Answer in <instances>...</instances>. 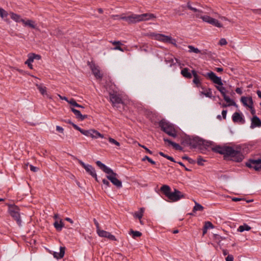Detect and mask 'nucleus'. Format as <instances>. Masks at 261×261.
<instances>
[{"instance_id": "obj_1", "label": "nucleus", "mask_w": 261, "mask_h": 261, "mask_svg": "<svg viewBox=\"0 0 261 261\" xmlns=\"http://www.w3.org/2000/svg\"><path fill=\"white\" fill-rule=\"evenodd\" d=\"M213 150L224 155L225 157H230L231 160L236 162H241L244 158L241 151L235 150L230 146H216L213 148Z\"/></svg>"}, {"instance_id": "obj_2", "label": "nucleus", "mask_w": 261, "mask_h": 261, "mask_svg": "<svg viewBox=\"0 0 261 261\" xmlns=\"http://www.w3.org/2000/svg\"><path fill=\"white\" fill-rule=\"evenodd\" d=\"M96 164L103 172L107 174V178L110 180L114 186L118 188H120L122 187V182L117 178L118 175L116 173L114 172L112 169L107 167L99 161H97Z\"/></svg>"}, {"instance_id": "obj_3", "label": "nucleus", "mask_w": 261, "mask_h": 261, "mask_svg": "<svg viewBox=\"0 0 261 261\" xmlns=\"http://www.w3.org/2000/svg\"><path fill=\"white\" fill-rule=\"evenodd\" d=\"M203 75L205 77H208L214 83L219 85L216 86V87L217 89L221 93L223 98L224 96H227L226 92L227 91L225 87L222 86L223 85V83L220 77L217 76L216 74L212 71L207 72L206 74H203Z\"/></svg>"}, {"instance_id": "obj_4", "label": "nucleus", "mask_w": 261, "mask_h": 261, "mask_svg": "<svg viewBox=\"0 0 261 261\" xmlns=\"http://www.w3.org/2000/svg\"><path fill=\"white\" fill-rule=\"evenodd\" d=\"M159 125L161 130L168 135L173 138L177 137V131L172 124L165 119H162L159 122Z\"/></svg>"}, {"instance_id": "obj_5", "label": "nucleus", "mask_w": 261, "mask_h": 261, "mask_svg": "<svg viewBox=\"0 0 261 261\" xmlns=\"http://www.w3.org/2000/svg\"><path fill=\"white\" fill-rule=\"evenodd\" d=\"M8 212L10 215L16 221L19 226H21L19 207L15 204H8Z\"/></svg>"}, {"instance_id": "obj_6", "label": "nucleus", "mask_w": 261, "mask_h": 261, "mask_svg": "<svg viewBox=\"0 0 261 261\" xmlns=\"http://www.w3.org/2000/svg\"><path fill=\"white\" fill-rule=\"evenodd\" d=\"M73 127L76 130H79L83 135L87 136L90 137L92 138L97 139L99 137L103 138V135L94 129L85 130L82 129L75 124H73Z\"/></svg>"}, {"instance_id": "obj_7", "label": "nucleus", "mask_w": 261, "mask_h": 261, "mask_svg": "<svg viewBox=\"0 0 261 261\" xmlns=\"http://www.w3.org/2000/svg\"><path fill=\"white\" fill-rule=\"evenodd\" d=\"M191 140L192 143L191 144V148H193L199 147L201 149V146L208 147L211 144L210 142H207L198 137L191 138Z\"/></svg>"}, {"instance_id": "obj_8", "label": "nucleus", "mask_w": 261, "mask_h": 261, "mask_svg": "<svg viewBox=\"0 0 261 261\" xmlns=\"http://www.w3.org/2000/svg\"><path fill=\"white\" fill-rule=\"evenodd\" d=\"M245 165L249 168H253L256 171L261 170V158L258 159H250L245 163Z\"/></svg>"}, {"instance_id": "obj_9", "label": "nucleus", "mask_w": 261, "mask_h": 261, "mask_svg": "<svg viewBox=\"0 0 261 261\" xmlns=\"http://www.w3.org/2000/svg\"><path fill=\"white\" fill-rule=\"evenodd\" d=\"M155 39L158 41H162L165 43H169L176 46V40L172 37L166 36L161 34H156L154 35Z\"/></svg>"}, {"instance_id": "obj_10", "label": "nucleus", "mask_w": 261, "mask_h": 261, "mask_svg": "<svg viewBox=\"0 0 261 261\" xmlns=\"http://www.w3.org/2000/svg\"><path fill=\"white\" fill-rule=\"evenodd\" d=\"M110 100L114 107H118V105L123 103L120 95L117 93H110Z\"/></svg>"}, {"instance_id": "obj_11", "label": "nucleus", "mask_w": 261, "mask_h": 261, "mask_svg": "<svg viewBox=\"0 0 261 261\" xmlns=\"http://www.w3.org/2000/svg\"><path fill=\"white\" fill-rule=\"evenodd\" d=\"M183 198H185V195L176 189H174L168 197L172 201H177Z\"/></svg>"}, {"instance_id": "obj_12", "label": "nucleus", "mask_w": 261, "mask_h": 261, "mask_svg": "<svg viewBox=\"0 0 261 261\" xmlns=\"http://www.w3.org/2000/svg\"><path fill=\"white\" fill-rule=\"evenodd\" d=\"M79 164L85 169L86 172L91 175L93 177L96 178V173L95 170L92 166L86 164L81 160H79Z\"/></svg>"}, {"instance_id": "obj_13", "label": "nucleus", "mask_w": 261, "mask_h": 261, "mask_svg": "<svg viewBox=\"0 0 261 261\" xmlns=\"http://www.w3.org/2000/svg\"><path fill=\"white\" fill-rule=\"evenodd\" d=\"M120 18L125 20L128 23H135L139 22V15L136 14H132L128 16H121Z\"/></svg>"}, {"instance_id": "obj_14", "label": "nucleus", "mask_w": 261, "mask_h": 261, "mask_svg": "<svg viewBox=\"0 0 261 261\" xmlns=\"http://www.w3.org/2000/svg\"><path fill=\"white\" fill-rule=\"evenodd\" d=\"M139 21H147L156 18V16L152 13H144L138 14Z\"/></svg>"}, {"instance_id": "obj_15", "label": "nucleus", "mask_w": 261, "mask_h": 261, "mask_svg": "<svg viewBox=\"0 0 261 261\" xmlns=\"http://www.w3.org/2000/svg\"><path fill=\"white\" fill-rule=\"evenodd\" d=\"M241 101L244 106L252 108L253 107V101L251 97L243 96L241 98Z\"/></svg>"}, {"instance_id": "obj_16", "label": "nucleus", "mask_w": 261, "mask_h": 261, "mask_svg": "<svg viewBox=\"0 0 261 261\" xmlns=\"http://www.w3.org/2000/svg\"><path fill=\"white\" fill-rule=\"evenodd\" d=\"M261 126V120L256 115L253 116L251 119L250 128L253 129L255 127H259Z\"/></svg>"}, {"instance_id": "obj_17", "label": "nucleus", "mask_w": 261, "mask_h": 261, "mask_svg": "<svg viewBox=\"0 0 261 261\" xmlns=\"http://www.w3.org/2000/svg\"><path fill=\"white\" fill-rule=\"evenodd\" d=\"M232 119L234 122H240L241 124H244L245 122V120L243 116L238 112L233 113L232 116Z\"/></svg>"}, {"instance_id": "obj_18", "label": "nucleus", "mask_w": 261, "mask_h": 261, "mask_svg": "<svg viewBox=\"0 0 261 261\" xmlns=\"http://www.w3.org/2000/svg\"><path fill=\"white\" fill-rule=\"evenodd\" d=\"M91 69L96 79H101L102 77V75L100 73V70L98 66H96L95 64H92L91 65Z\"/></svg>"}, {"instance_id": "obj_19", "label": "nucleus", "mask_w": 261, "mask_h": 261, "mask_svg": "<svg viewBox=\"0 0 261 261\" xmlns=\"http://www.w3.org/2000/svg\"><path fill=\"white\" fill-rule=\"evenodd\" d=\"M71 111L74 113L75 115L76 118L80 119V120H84L86 118H87L88 116L87 115H82L81 112L73 108H71Z\"/></svg>"}, {"instance_id": "obj_20", "label": "nucleus", "mask_w": 261, "mask_h": 261, "mask_svg": "<svg viewBox=\"0 0 261 261\" xmlns=\"http://www.w3.org/2000/svg\"><path fill=\"white\" fill-rule=\"evenodd\" d=\"M192 73L194 77L193 83L196 85L197 87H199L201 86V82L200 81L199 77L197 73V71L195 70H192Z\"/></svg>"}, {"instance_id": "obj_21", "label": "nucleus", "mask_w": 261, "mask_h": 261, "mask_svg": "<svg viewBox=\"0 0 261 261\" xmlns=\"http://www.w3.org/2000/svg\"><path fill=\"white\" fill-rule=\"evenodd\" d=\"M163 140L165 142H168L170 145H172L175 150L181 151L183 149L182 147L178 144L176 143L167 138H164Z\"/></svg>"}, {"instance_id": "obj_22", "label": "nucleus", "mask_w": 261, "mask_h": 261, "mask_svg": "<svg viewBox=\"0 0 261 261\" xmlns=\"http://www.w3.org/2000/svg\"><path fill=\"white\" fill-rule=\"evenodd\" d=\"M160 191L168 198L170 194L171 188L170 187L166 185H163L161 188Z\"/></svg>"}, {"instance_id": "obj_23", "label": "nucleus", "mask_w": 261, "mask_h": 261, "mask_svg": "<svg viewBox=\"0 0 261 261\" xmlns=\"http://www.w3.org/2000/svg\"><path fill=\"white\" fill-rule=\"evenodd\" d=\"M65 247H60L59 252H54L53 255H54V257H55L57 259H60V258H63L65 254Z\"/></svg>"}, {"instance_id": "obj_24", "label": "nucleus", "mask_w": 261, "mask_h": 261, "mask_svg": "<svg viewBox=\"0 0 261 261\" xmlns=\"http://www.w3.org/2000/svg\"><path fill=\"white\" fill-rule=\"evenodd\" d=\"M181 75L185 78L190 79L192 77V73L190 72V70L188 68H184L181 71Z\"/></svg>"}, {"instance_id": "obj_25", "label": "nucleus", "mask_w": 261, "mask_h": 261, "mask_svg": "<svg viewBox=\"0 0 261 261\" xmlns=\"http://www.w3.org/2000/svg\"><path fill=\"white\" fill-rule=\"evenodd\" d=\"M21 22H22L25 26H29L32 29H35L36 27L35 21L32 20H28L25 21L24 19H22L21 20Z\"/></svg>"}, {"instance_id": "obj_26", "label": "nucleus", "mask_w": 261, "mask_h": 261, "mask_svg": "<svg viewBox=\"0 0 261 261\" xmlns=\"http://www.w3.org/2000/svg\"><path fill=\"white\" fill-rule=\"evenodd\" d=\"M181 145L184 146H190L191 143V138L189 136H186L182 138L181 141Z\"/></svg>"}, {"instance_id": "obj_27", "label": "nucleus", "mask_w": 261, "mask_h": 261, "mask_svg": "<svg viewBox=\"0 0 261 261\" xmlns=\"http://www.w3.org/2000/svg\"><path fill=\"white\" fill-rule=\"evenodd\" d=\"M54 226L57 231H60L64 227V224L62 222V220H60L59 222L56 221L54 223Z\"/></svg>"}, {"instance_id": "obj_28", "label": "nucleus", "mask_w": 261, "mask_h": 261, "mask_svg": "<svg viewBox=\"0 0 261 261\" xmlns=\"http://www.w3.org/2000/svg\"><path fill=\"white\" fill-rule=\"evenodd\" d=\"M192 5H194V3H191L190 2H188L187 4L186 7L189 10L192 11L195 13L197 12H202V10L197 8H192Z\"/></svg>"}, {"instance_id": "obj_29", "label": "nucleus", "mask_w": 261, "mask_h": 261, "mask_svg": "<svg viewBox=\"0 0 261 261\" xmlns=\"http://www.w3.org/2000/svg\"><path fill=\"white\" fill-rule=\"evenodd\" d=\"M35 85L42 95H47L46 93V88L45 87L43 86L42 85L38 84H36Z\"/></svg>"}, {"instance_id": "obj_30", "label": "nucleus", "mask_w": 261, "mask_h": 261, "mask_svg": "<svg viewBox=\"0 0 261 261\" xmlns=\"http://www.w3.org/2000/svg\"><path fill=\"white\" fill-rule=\"evenodd\" d=\"M144 212V208L141 207L140 208L139 211L136 212L134 213V217L138 218L139 220L141 219L143 216V213Z\"/></svg>"}, {"instance_id": "obj_31", "label": "nucleus", "mask_w": 261, "mask_h": 261, "mask_svg": "<svg viewBox=\"0 0 261 261\" xmlns=\"http://www.w3.org/2000/svg\"><path fill=\"white\" fill-rule=\"evenodd\" d=\"M225 100V101H226L228 103V106H235V107H237V105L236 104V103L235 102V101L234 100H233L232 99H231L229 96H224V97L223 98Z\"/></svg>"}, {"instance_id": "obj_32", "label": "nucleus", "mask_w": 261, "mask_h": 261, "mask_svg": "<svg viewBox=\"0 0 261 261\" xmlns=\"http://www.w3.org/2000/svg\"><path fill=\"white\" fill-rule=\"evenodd\" d=\"M251 229V227L246 224L241 225L239 227L238 230L240 232H243L244 230L249 231Z\"/></svg>"}, {"instance_id": "obj_33", "label": "nucleus", "mask_w": 261, "mask_h": 261, "mask_svg": "<svg viewBox=\"0 0 261 261\" xmlns=\"http://www.w3.org/2000/svg\"><path fill=\"white\" fill-rule=\"evenodd\" d=\"M210 24L218 28L222 27V24L217 19L215 18H213L210 22Z\"/></svg>"}, {"instance_id": "obj_34", "label": "nucleus", "mask_w": 261, "mask_h": 261, "mask_svg": "<svg viewBox=\"0 0 261 261\" xmlns=\"http://www.w3.org/2000/svg\"><path fill=\"white\" fill-rule=\"evenodd\" d=\"M97 233L99 237L107 238L109 232L103 230L99 229L98 231H97Z\"/></svg>"}, {"instance_id": "obj_35", "label": "nucleus", "mask_w": 261, "mask_h": 261, "mask_svg": "<svg viewBox=\"0 0 261 261\" xmlns=\"http://www.w3.org/2000/svg\"><path fill=\"white\" fill-rule=\"evenodd\" d=\"M11 18L16 22H21V20L22 19L19 15L14 13L11 14Z\"/></svg>"}, {"instance_id": "obj_36", "label": "nucleus", "mask_w": 261, "mask_h": 261, "mask_svg": "<svg viewBox=\"0 0 261 261\" xmlns=\"http://www.w3.org/2000/svg\"><path fill=\"white\" fill-rule=\"evenodd\" d=\"M204 209V207L200 204L195 202V205L193 208V212H195L196 211H202Z\"/></svg>"}, {"instance_id": "obj_37", "label": "nucleus", "mask_w": 261, "mask_h": 261, "mask_svg": "<svg viewBox=\"0 0 261 261\" xmlns=\"http://www.w3.org/2000/svg\"><path fill=\"white\" fill-rule=\"evenodd\" d=\"M68 103L71 105L72 106H73L77 108H84V107L83 106L78 104L73 98H71L69 100Z\"/></svg>"}, {"instance_id": "obj_38", "label": "nucleus", "mask_w": 261, "mask_h": 261, "mask_svg": "<svg viewBox=\"0 0 261 261\" xmlns=\"http://www.w3.org/2000/svg\"><path fill=\"white\" fill-rule=\"evenodd\" d=\"M188 48H189V51L190 53H194L196 54H199L201 53V50H200L197 48H195L192 45H189Z\"/></svg>"}, {"instance_id": "obj_39", "label": "nucleus", "mask_w": 261, "mask_h": 261, "mask_svg": "<svg viewBox=\"0 0 261 261\" xmlns=\"http://www.w3.org/2000/svg\"><path fill=\"white\" fill-rule=\"evenodd\" d=\"M129 234H132L133 238L140 237L142 236V233L138 231H134L132 229L130 230Z\"/></svg>"}, {"instance_id": "obj_40", "label": "nucleus", "mask_w": 261, "mask_h": 261, "mask_svg": "<svg viewBox=\"0 0 261 261\" xmlns=\"http://www.w3.org/2000/svg\"><path fill=\"white\" fill-rule=\"evenodd\" d=\"M34 61L33 60V58H32V57H30V56L29 55V54L28 55V60L25 62V64L28 65V66H29V67L30 68V69H33V65L32 64H31L32 62H33Z\"/></svg>"}, {"instance_id": "obj_41", "label": "nucleus", "mask_w": 261, "mask_h": 261, "mask_svg": "<svg viewBox=\"0 0 261 261\" xmlns=\"http://www.w3.org/2000/svg\"><path fill=\"white\" fill-rule=\"evenodd\" d=\"M159 154L162 156H163L165 158H166L167 159L171 161V162H176L174 160V158L171 156H169L166 154H165L164 153H163V152H159Z\"/></svg>"}, {"instance_id": "obj_42", "label": "nucleus", "mask_w": 261, "mask_h": 261, "mask_svg": "<svg viewBox=\"0 0 261 261\" xmlns=\"http://www.w3.org/2000/svg\"><path fill=\"white\" fill-rule=\"evenodd\" d=\"M186 7H187L186 6H185L182 5L181 7H179L178 8L174 9L175 14H178V15H182L183 14L181 13V8L185 9Z\"/></svg>"}, {"instance_id": "obj_43", "label": "nucleus", "mask_w": 261, "mask_h": 261, "mask_svg": "<svg viewBox=\"0 0 261 261\" xmlns=\"http://www.w3.org/2000/svg\"><path fill=\"white\" fill-rule=\"evenodd\" d=\"M8 14L6 11L0 7V16L2 18L7 17Z\"/></svg>"}, {"instance_id": "obj_44", "label": "nucleus", "mask_w": 261, "mask_h": 261, "mask_svg": "<svg viewBox=\"0 0 261 261\" xmlns=\"http://www.w3.org/2000/svg\"><path fill=\"white\" fill-rule=\"evenodd\" d=\"M213 18L207 16V15H204L203 17H202V20L204 22H207L209 24H210V22L212 21Z\"/></svg>"}, {"instance_id": "obj_45", "label": "nucleus", "mask_w": 261, "mask_h": 261, "mask_svg": "<svg viewBox=\"0 0 261 261\" xmlns=\"http://www.w3.org/2000/svg\"><path fill=\"white\" fill-rule=\"evenodd\" d=\"M201 93L207 97L212 98L213 97L212 92L211 89H208L206 92H202Z\"/></svg>"}, {"instance_id": "obj_46", "label": "nucleus", "mask_w": 261, "mask_h": 261, "mask_svg": "<svg viewBox=\"0 0 261 261\" xmlns=\"http://www.w3.org/2000/svg\"><path fill=\"white\" fill-rule=\"evenodd\" d=\"M145 160H147V161H148L150 163H151L152 165H155V162L154 161H153L151 159L149 158L148 156H147V155H145L142 159V161H145Z\"/></svg>"}, {"instance_id": "obj_47", "label": "nucleus", "mask_w": 261, "mask_h": 261, "mask_svg": "<svg viewBox=\"0 0 261 261\" xmlns=\"http://www.w3.org/2000/svg\"><path fill=\"white\" fill-rule=\"evenodd\" d=\"M108 140L110 143L112 144H114L117 146H119L120 145V143L113 138L109 137Z\"/></svg>"}, {"instance_id": "obj_48", "label": "nucleus", "mask_w": 261, "mask_h": 261, "mask_svg": "<svg viewBox=\"0 0 261 261\" xmlns=\"http://www.w3.org/2000/svg\"><path fill=\"white\" fill-rule=\"evenodd\" d=\"M204 226L205 227H206L207 229L208 228H214V225H213V224L210 222V221H206V222H205L204 223Z\"/></svg>"}, {"instance_id": "obj_49", "label": "nucleus", "mask_w": 261, "mask_h": 261, "mask_svg": "<svg viewBox=\"0 0 261 261\" xmlns=\"http://www.w3.org/2000/svg\"><path fill=\"white\" fill-rule=\"evenodd\" d=\"M29 55L30 56V57H32V58H33V61L34 59L40 60L41 59V56L39 55H36V54L32 53V54H29Z\"/></svg>"}, {"instance_id": "obj_50", "label": "nucleus", "mask_w": 261, "mask_h": 261, "mask_svg": "<svg viewBox=\"0 0 261 261\" xmlns=\"http://www.w3.org/2000/svg\"><path fill=\"white\" fill-rule=\"evenodd\" d=\"M205 160H204L200 156H199L197 159V164L200 166L203 165V162H204Z\"/></svg>"}, {"instance_id": "obj_51", "label": "nucleus", "mask_w": 261, "mask_h": 261, "mask_svg": "<svg viewBox=\"0 0 261 261\" xmlns=\"http://www.w3.org/2000/svg\"><path fill=\"white\" fill-rule=\"evenodd\" d=\"M139 146L144 148L147 153L150 154H152V152L151 150H150L148 148H147L145 146L141 145L140 144H139Z\"/></svg>"}, {"instance_id": "obj_52", "label": "nucleus", "mask_w": 261, "mask_h": 261, "mask_svg": "<svg viewBox=\"0 0 261 261\" xmlns=\"http://www.w3.org/2000/svg\"><path fill=\"white\" fill-rule=\"evenodd\" d=\"M227 42L225 38H221L219 41V44L220 45H224L227 44Z\"/></svg>"}, {"instance_id": "obj_53", "label": "nucleus", "mask_w": 261, "mask_h": 261, "mask_svg": "<svg viewBox=\"0 0 261 261\" xmlns=\"http://www.w3.org/2000/svg\"><path fill=\"white\" fill-rule=\"evenodd\" d=\"M202 12H197L195 13L194 17H195L197 18H201L202 19V17H203V15H202Z\"/></svg>"}, {"instance_id": "obj_54", "label": "nucleus", "mask_w": 261, "mask_h": 261, "mask_svg": "<svg viewBox=\"0 0 261 261\" xmlns=\"http://www.w3.org/2000/svg\"><path fill=\"white\" fill-rule=\"evenodd\" d=\"M102 182L103 184V185H105L106 188L110 186V184L107 179H103L102 180Z\"/></svg>"}, {"instance_id": "obj_55", "label": "nucleus", "mask_w": 261, "mask_h": 261, "mask_svg": "<svg viewBox=\"0 0 261 261\" xmlns=\"http://www.w3.org/2000/svg\"><path fill=\"white\" fill-rule=\"evenodd\" d=\"M107 238H108L110 240L116 241V239L114 235L112 234L110 232H109Z\"/></svg>"}, {"instance_id": "obj_56", "label": "nucleus", "mask_w": 261, "mask_h": 261, "mask_svg": "<svg viewBox=\"0 0 261 261\" xmlns=\"http://www.w3.org/2000/svg\"><path fill=\"white\" fill-rule=\"evenodd\" d=\"M93 221H94V224L95 225L96 227V231H97L100 229L99 224L98 222H97V221L95 218L93 219Z\"/></svg>"}, {"instance_id": "obj_57", "label": "nucleus", "mask_w": 261, "mask_h": 261, "mask_svg": "<svg viewBox=\"0 0 261 261\" xmlns=\"http://www.w3.org/2000/svg\"><path fill=\"white\" fill-rule=\"evenodd\" d=\"M30 167L31 170L34 172H37L39 170V169L37 167H35L32 165H30Z\"/></svg>"}, {"instance_id": "obj_58", "label": "nucleus", "mask_w": 261, "mask_h": 261, "mask_svg": "<svg viewBox=\"0 0 261 261\" xmlns=\"http://www.w3.org/2000/svg\"><path fill=\"white\" fill-rule=\"evenodd\" d=\"M225 259L226 261H233V257L232 255H228Z\"/></svg>"}, {"instance_id": "obj_59", "label": "nucleus", "mask_w": 261, "mask_h": 261, "mask_svg": "<svg viewBox=\"0 0 261 261\" xmlns=\"http://www.w3.org/2000/svg\"><path fill=\"white\" fill-rule=\"evenodd\" d=\"M56 130L61 133H63L64 132V129L63 127L60 126H56Z\"/></svg>"}, {"instance_id": "obj_60", "label": "nucleus", "mask_w": 261, "mask_h": 261, "mask_svg": "<svg viewBox=\"0 0 261 261\" xmlns=\"http://www.w3.org/2000/svg\"><path fill=\"white\" fill-rule=\"evenodd\" d=\"M227 110H223L222 111V117L224 119H226V114H227Z\"/></svg>"}, {"instance_id": "obj_61", "label": "nucleus", "mask_w": 261, "mask_h": 261, "mask_svg": "<svg viewBox=\"0 0 261 261\" xmlns=\"http://www.w3.org/2000/svg\"><path fill=\"white\" fill-rule=\"evenodd\" d=\"M111 42L113 44V45H116V46L118 45H122V43L120 41H111Z\"/></svg>"}, {"instance_id": "obj_62", "label": "nucleus", "mask_w": 261, "mask_h": 261, "mask_svg": "<svg viewBox=\"0 0 261 261\" xmlns=\"http://www.w3.org/2000/svg\"><path fill=\"white\" fill-rule=\"evenodd\" d=\"M114 50H120L121 51H123V49H122V48L120 46V45H118L116 46L114 48Z\"/></svg>"}, {"instance_id": "obj_63", "label": "nucleus", "mask_w": 261, "mask_h": 261, "mask_svg": "<svg viewBox=\"0 0 261 261\" xmlns=\"http://www.w3.org/2000/svg\"><path fill=\"white\" fill-rule=\"evenodd\" d=\"M121 16H124L123 15H113L112 17L114 19H121L120 18V17Z\"/></svg>"}, {"instance_id": "obj_64", "label": "nucleus", "mask_w": 261, "mask_h": 261, "mask_svg": "<svg viewBox=\"0 0 261 261\" xmlns=\"http://www.w3.org/2000/svg\"><path fill=\"white\" fill-rule=\"evenodd\" d=\"M236 92L239 94H242V91L240 88H237L236 89Z\"/></svg>"}]
</instances>
